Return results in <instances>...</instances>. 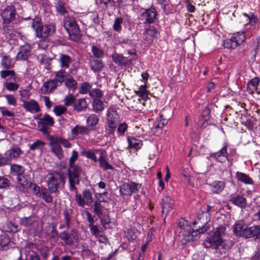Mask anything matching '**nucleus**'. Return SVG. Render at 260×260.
Here are the masks:
<instances>
[{"instance_id": "obj_28", "label": "nucleus", "mask_w": 260, "mask_h": 260, "mask_svg": "<svg viewBox=\"0 0 260 260\" xmlns=\"http://www.w3.org/2000/svg\"><path fill=\"white\" fill-rule=\"evenodd\" d=\"M88 104L84 98L79 99L76 100L74 104V109L77 112H81L87 109Z\"/></svg>"}, {"instance_id": "obj_40", "label": "nucleus", "mask_w": 260, "mask_h": 260, "mask_svg": "<svg viewBox=\"0 0 260 260\" xmlns=\"http://www.w3.org/2000/svg\"><path fill=\"white\" fill-rule=\"evenodd\" d=\"M93 111L96 113L102 111L104 108L103 102L100 99H94L92 102Z\"/></svg>"}, {"instance_id": "obj_23", "label": "nucleus", "mask_w": 260, "mask_h": 260, "mask_svg": "<svg viewBox=\"0 0 260 260\" xmlns=\"http://www.w3.org/2000/svg\"><path fill=\"white\" fill-rule=\"evenodd\" d=\"M67 31L71 40L74 41H77L80 39L81 36L80 31L77 23Z\"/></svg>"}, {"instance_id": "obj_2", "label": "nucleus", "mask_w": 260, "mask_h": 260, "mask_svg": "<svg viewBox=\"0 0 260 260\" xmlns=\"http://www.w3.org/2000/svg\"><path fill=\"white\" fill-rule=\"evenodd\" d=\"M31 26L36 32V36L39 38H46L55 31V26L53 24L49 23L44 25L39 18L33 19Z\"/></svg>"}, {"instance_id": "obj_58", "label": "nucleus", "mask_w": 260, "mask_h": 260, "mask_svg": "<svg viewBox=\"0 0 260 260\" xmlns=\"http://www.w3.org/2000/svg\"><path fill=\"white\" fill-rule=\"evenodd\" d=\"M127 125L125 122L120 123L118 125L117 133L119 136H123L127 129Z\"/></svg>"}, {"instance_id": "obj_19", "label": "nucleus", "mask_w": 260, "mask_h": 260, "mask_svg": "<svg viewBox=\"0 0 260 260\" xmlns=\"http://www.w3.org/2000/svg\"><path fill=\"white\" fill-rule=\"evenodd\" d=\"M5 153L10 164L12 160H15L18 158L20 155L23 153V152L19 148L14 147L8 150Z\"/></svg>"}, {"instance_id": "obj_42", "label": "nucleus", "mask_w": 260, "mask_h": 260, "mask_svg": "<svg viewBox=\"0 0 260 260\" xmlns=\"http://www.w3.org/2000/svg\"><path fill=\"white\" fill-rule=\"evenodd\" d=\"M90 67L94 72L100 71L103 67V63L100 59H92L90 62Z\"/></svg>"}, {"instance_id": "obj_33", "label": "nucleus", "mask_w": 260, "mask_h": 260, "mask_svg": "<svg viewBox=\"0 0 260 260\" xmlns=\"http://www.w3.org/2000/svg\"><path fill=\"white\" fill-rule=\"evenodd\" d=\"M236 177L237 179L246 184H253V181L252 179L246 174L241 173L237 172Z\"/></svg>"}, {"instance_id": "obj_18", "label": "nucleus", "mask_w": 260, "mask_h": 260, "mask_svg": "<svg viewBox=\"0 0 260 260\" xmlns=\"http://www.w3.org/2000/svg\"><path fill=\"white\" fill-rule=\"evenodd\" d=\"M174 202L170 197L166 196L162 199L161 202L162 213L166 216L173 209Z\"/></svg>"}, {"instance_id": "obj_59", "label": "nucleus", "mask_w": 260, "mask_h": 260, "mask_svg": "<svg viewBox=\"0 0 260 260\" xmlns=\"http://www.w3.org/2000/svg\"><path fill=\"white\" fill-rule=\"evenodd\" d=\"M76 22L73 18L67 17L64 19V26L66 30H68L73 25L75 24Z\"/></svg>"}, {"instance_id": "obj_63", "label": "nucleus", "mask_w": 260, "mask_h": 260, "mask_svg": "<svg viewBox=\"0 0 260 260\" xmlns=\"http://www.w3.org/2000/svg\"><path fill=\"white\" fill-rule=\"evenodd\" d=\"M125 236L128 240H134L136 239L137 235L135 231L132 229H129L125 233Z\"/></svg>"}, {"instance_id": "obj_27", "label": "nucleus", "mask_w": 260, "mask_h": 260, "mask_svg": "<svg viewBox=\"0 0 260 260\" xmlns=\"http://www.w3.org/2000/svg\"><path fill=\"white\" fill-rule=\"evenodd\" d=\"M210 190L214 193H219L224 189L225 183L221 181H215L209 184Z\"/></svg>"}, {"instance_id": "obj_47", "label": "nucleus", "mask_w": 260, "mask_h": 260, "mask_svg": "<svg viewBox=\"0 0 260 260\" xmlns=\"http://www.w3.org/2000/svg\"><path fill=\"white\" fill-rule=\"evenodd\" d=\"M137 94L141 96L145 101L148 99V91L146 89V85H141L139 87V90L136 91Z\"/></svg>"}, {"instance_id": "obj_64", "label": "nucleus", "mask_w": 260, "mask_h": 260, "mask_svg": "<svg viewBox=\"0 0 260 260\" xmlns=\"http://www.w3.org/2000/svg\"><path fill=\"white\" fill-rule=\"evenodd\" d=\"M100 219L102 225L104 228L106 225H108L111 223V219L108 215L102 214L100 217H98Z\"/></svg>"}, {"instance_id": "obj_30", "label": "nucleus", "mask_w": 260, "mask_h": 260, "mask_svg": "<svg viewBox=\"0 0 260 260\" xmlns=\"http://www.w3.org/2000/svg\"><path fill=\"white\" fill-rule=\"evenodd\" d=\"M127 139L128 143V146L131 149L133 148L136 150H138L140 149L143 145V142L142 141L134 137L128 136L127 137Z\"/></svg>"}, {"instance_id": "obj_49", "label": "nucleus", "mask_w": 260, "mask_h": 260, "mask_svg": "<svg viewBox=\"0 0 260 260\" xmlns=\"http://www.w3.org/2000/svg\"><path fill=\"white\" fill-rule=\"evenodd\" d=\"M59 60L61 67L68 68L71 59L69 56L67 55L61 54L60 56Z\"/></svg>"}, {"instance_id": "obj_9", "label": "nucleus", "mask_w": 260, "mask_h": 260, "mask_svg": "<svg viewBox=\"0 0 260 260\" xmlns=\"http://www.w3.org/2000/svg\"><path fill=\"white\" fill-rule=\"evenodd\" d=\"M49 145L51 152L59 159L63 157V151L56 137L50 136L48 137Z\"/></svg>"}, {"instance_id": "obj_14", "label": "nucleus", "mask_w": 260, "mask_h": 260, "mask_svg": "<svg viewBox=\"0 0 260 260\" xmlns=\"http://www.w3.org/2000/svg\"><path fill=\"white\" fill-rule=\"evenodd\" d=\"M247 226L243 220L236 221L233 226L234 234L237 236L244 237Z\"/></svg>"}, {"instance_id": "obj_15", "label": "nucleus", "mask_w": 260, "mask_h": 260, "mask_svg": "<svg viewBox=\"0 0 260 260\" xmlns=\"http://www.w3.org/2000/svg\"><path fill=\"white\" fill-rule=\"evenodd\" d=\"M50 175L47 181L48 189L51 193H58L59 179L51 174Z\"/></svg>"}, {"instance_id": "obj_29", "label": "nucleus", "mask_w": 260, "mask_h": 260, "mask_svg": "<svg viewBox=\"0 0 260 260\" xmlns=\"http://www.w3.org/2000/svg\"><path fill=\"white\" fill-rule=\"evenodd\" d=\"M106 157V152L104 150L98 160L100 163V167L104 170H113V167L107 161Z\"/></svg>"}, {"instance_id": "obj_35", "label": "nucleus", "mask_w": 260, "mask_h": 260, "mask_svg": "<svg viewBox=\"0 0 260 260\" xmlns=\"http://www.w3.org/2000/svg\"><path fill=\"white\" fill-rule=\"evenodd\" d=\"M99 120L100 118L98 115L94 114H90L86 119V124L89 127H95L98 125Z\"/></svg>"}, {"instance_id": "obj_62", "label": "nucleus", "mask_w": 260, "mask_h": 260, "mask_svg": "<svg viewBox=\"0 0 260 260\" xmlns=\"http://www.w3.org/2000/svg\"><path fill=\"white\" fill-rule=\"evenodd\" d=\"M66 107L63 106H56L53 109V111L57 116H60L66 112Z\"/></svg>"}, {"instance_id": "obj_25", "label": "nucleus", "mask_w": 260, "mask_h": 260, "mask_svg": "<svg viewBox=\"0 0 260 260\" xmlns=\"http://www.w3.org/2000/svg\"><path fill=\"white\" fill-rule=\"evenodd\" d=\"M157 37V31L153 26H149L145 28V31L143 33V38L148 41V43H150L152 39Z\"/></svg>"}, {"instance_id": "obj_52", "label": "nucleus", "mask_w": 260, "mask_h": 260, "mask_svg": "<svg viewBox=\"0 0 260 260\" xmlns=\"http://www.w3.org/2000/svg\"><path fill=\"white\" fill-rule=\"evenodd\" d=\"M91 85L88 82L82 83L79 88V92L81 94L89 93L91 90Z\"/></svg>"}, {"instance_id": "obj_5", "label": "nucleus", "mask_w": 260, "mask_h": 260, "mask_svg": "<svg viewBox=\"0 0 260 260\" xmlns=\"http://www.w3.org/2000/svg\"><path fill=\"white\" fill-rule=\"evenodd\" d=\"M245 39L246 36L244 32H237L234 34L231 39L224 40L222 45L226 49H235L239 47Z\"/></svg>"}, {"instance_id": "obj_43", "label": "nucleus", "mask_w": 260, "mask_h": 260, "mask_svg": "<svg viewBox=\"0 0 260 260\" xmlns=\"http://www.w3.org/2000/svg\"><path fill=\"white\" fill-rule=\"evenodd\" d=\"M50 193L46 188L41 189L40 197H42L43 200L47 203H52L53 201V198Z\"/></svg>"}, {"instance_id": "obj_8", "label": "nucleus", "mask_w": 260, "mask_h": 260, "mask_svg": "<svg viewBox=\"0 0 260 260\" xmlns=\"http://www.w3.org/2000/svg\"><path fill=\"white\" fill-rule=\"evenodd\" d=\"M141 186V184L134 182L124 183L120 186L119 191L123 196H131L132 193L138 191Z\"/></svg>"}, {"instance_id": "obj_1", "label": "nucleus", "mask_w": 260, "mask_h": 260, "mask_svg": "<svg viewBox=\"0 0 260 260\" xmlns=\"http://www.w3.org/2000/svg\"><path fill=\"white\" fill-rule=\"evenodd\" d=\"M1 16L3 20V27L5 32L9 33L14 29L13 25L16 15L15 7L13 5L2 8Z\"/></svg>"}, {"instance_id": "obj_55", "label": "nucleus", "mask_w": 260, "mask_h": 260, "mask_svg": "<svg viewBox=\"0 0 260 260\" xmlns=\"http://www.w3.org/2000/svg\"><path fill=\"white\" fill-rule=\"evenodd\" d=\"M89 228L91 235L94 236L95 238H96L98 236H99V235L103 232L102 228H98L94 224L92 226H90Z\"/></svg>"}, {"instance_id": "obj_53", "label": "nucleus", "mask_w": 260, "mask_h": 260, "mask_svg": "<svg viewBox=\"0 0 260 260\" xmlns=\"http://www.w3.org/2000/svg\"><path fill=\"white\" fill-rule=\"evenodd\" d=\"M30 55V50H20L17 53V59L26 60Z\"/></svg>"}, {"instance_id": "obj_20", "label": "nucleus", "mask_w": 260, "mask_h": 260, "mask_svg": "<svg viewBox=\"0 0 260 260\" xmlns=\"http://www.w3.org/2000/svg\"><path fill=\"white\" fill-rule=\"evenodd\" d=\"M227 146L225 145L219 151L211 154V156L214 158L217 161L223 162L228 159Z\"/></svg>"}, {"instance_id": "obj_39", "label": "nucleus", "mask_w": 260, "mask_h": 260, "mask_svg": "<svg viewBox=\"0 0 260 260\" xmlns=\"http://www.w3.org/2000/svg\"><path fill=\"white\" fill-rule=\"evenodd\" d=\"M36 221L35 216L31 215L27 217L22 218L20 219V223L24 226L32 225Z\"/></svg>"}, {"instance_id": "obj_22", "label": "nucleus", "mask_w": 260, "mask_h": 260, "mask_svg": "<svg viewBox=\"0 0 260 260\" xmlns=\"http://www.w3.org/2000/svg\"><path fill=\"white\" fill-rule=\"evenodd\" d=\"M36 119L39 120L38 122L39 124L50 126H52L54 124L53 117L47 113L38 114Z\"/></svg>"}, {"instance_id": "obj_6", "label": "nucleus", "mask_w": 260, "mask_h": 260, "mask_svg": "<svg viewBox=\"0 0 260 260\" xmlns=\"http://www.w3.org/2000/svg\"><path fill=\"white\" fill-rule=\"evenodd\" d=\"M106 122L108 131L110 134H114L119 122V115L113 108H109L107 111Z\"/></svg>"}, {"instance_id": "obj_31", "label": "nucleus", "mask_w": 260, "mask_h": 260, "mask_svg": "<svg viewBox=\"0 0 260 260\" xmlns=\"http://www.w3.org/2000/svg\"><path fill=\"white\" fill-rule=\"evenodd\" d=\"M259 82L260 78L258 77H254L249 81L247 84L248 92L252 93L254 91H256Z\"/></svg>"}, {"instance_id": "obj_57", "label": "nucleus", "mask_w": 260, "mask_h": 260, "mask_svg": "<svg viewBox=\"0 0 260 260\" xmlns=\"http://www.w3.org/2000/svg\"><path fill=\"white\" fill-rule=\"evenodd\" d=\"M4 86L7 90L10 91H16L19 88V85L13 82H8L6 81Z\"/></svg>"}, {"instance_id": "obj_56", "label": "nucleus", "mask_w": 260, "mask_h": 260, "mask_svg": "<svg viewBox=\"0 0 260 260\" xmlns=\"http://www.w3.org/2000/svg\"><path fill=\"white\" fill-rule=\"evenodd\" d=\"M1 65L5 69H9L12 68V61L10 58L7 56H4L3 57L1 61Z\"/></svg>"}, {"instance_id": "obj_11", "label": "nucleus", "mask_w": 260, "mask_h": 260, "mask_svg": "<svg viewBox=\"0 0 260 260\" xmlns=\"http://www.w3.org/2000/svg\"><path fill=\"white\" fill-rule=\"evenodd\" d=\"M157 16V12L154 7H151L150 8L145 9V11L142 14V19L144 20V23H151L154 22Z\"/></svg>"}, {"instance_id": "obj_46", "label": "nucleus", "mask_w": 260, "mask_h": 260, "mask_svg": "<svg viewBox=\"0 0 260 260\" xmlns=\"http://www.w3.org/2000/svg\"><path fill=\"white\" fill-rule=\"evenodd\" d=\"M60 237L67 245H72L73 244V240L71 235L69 234L68 231H64L62 232Z\"/></svg>"}, {"instance_id": "obj_51", "label": "nucleus", "mask_w": 260, "mask_h": 260, "mask_svg": "<svg viewBox=\"0 0 260 260\" xmlns=\"http://www.w3.org/2000/svg\"><path fill=\"white\" fill-rule=\"evenodd\" d=\"M55 78L54 80L56 81L57 83H61L65 81L67 75L64 70H60L55 72Z\"/></svg>"}, {"instance_id": "obj_45", "label": "nucleus", "mask_w": 260, "mask_h": 260, "mask_svg": "<svg viewBox=\"0 0 260 260\" xmlns=\"http://www.w3.org/2000/svg\"><path fill=\"white\" fill-rule=\"evenodd\" d=\"M55 7L56 11L60 15H64L67 13L64 7V3L60 0H58L55 3Z\"/></svg>"}, {"instance_id": "obj_44", "label": "nucleus", "mask_w": 260, "mask_h": 260, "mask_svg": "<svg viewBox=\"0 0 260 260\" xmlns=\"http://www.w3.org/2000/svg\"><path fill=\"white\" fill-rule=\"evenodd\" d=\"M210 110L209 108H206L202 112V117L200 119V122L202 126L210 118Z\"/></svg>"}, {"instance_id": "obj_38", "label": "nucleus", "mask_w": 260, "mask_h": 260, "mask_svg": "<svg viewBox=\"0 0 260 260\" xmlns=\"http://www.w3.org/2000/svg\"><path fill=\"white\" fill-rule=\"evenodd\" d=\"M10 171L11 173L18 177L24 173V169L20 165L13 164L11 166Z\"/></svg>"}, {"instance_id": "obj_37", "label": "nucleus", "mask_w": 260, "mask_h": 260, "mask_svg": "<svg viewBox=\"0 0 260 260\" xmlns=\"http://www.w3.org/2000/svg\"><path fill=\"white\" fill-rule=\"evenodd\" d=\"M88 128L84 126L77 125L73 127L71 132L73 135H85L87 133Z\"/></svg>"}, {"instance_id": "obj_32", "label": "nucleus", "mask_w": 260, "mask_h": 260, "mask_svg": "<svg viewBox=\"0 0 260 260\" xmlns=\"http://www.w3.org/2000/svg\"><path fill=\"white\" fill-rule=\"evenodd\" d=\"M64 82L66 86L69 90L74 91L77 89V83L72 76L67 75Z\"/></svg>"}, {"instance_id": "obj_50", "label": "nucleus", "mask_w": 260, "mask_h": 260, "mask_svg": "<svg viewBox=\"0 0 260 260\" xmlns=\"http://www.w3.org/2000/svg\"><path fill=\"white\" fill-rule=\"evenodd\" d=\"M112 59L114 62L119 65L125 64L127 60L125 57L117 53H114L112 55Z\"/></svg>"}, {"instance_id": "obj_48", "label": "nucleus", "mask_w": 260, "mask_h": 260, "mask_svg": "<svg viewBox=\"0 0 260 260\" xmlns=\"http://www.w3.org/2000/svg\"><path fill=\"white\" fill-rule=\"evenodd\" d=\"M104 210V206H103L100 202L95 201L93 204V212L98 216L100 217L103 214Z\"/></svg>"}, {"instance_id": "obj_7", "label": "nucleus", "mask_w": 260, "mask_h": 260, "mask_svg": "<svg viewBox=\"0 0 260 260\" xmlns=\"http://www.w3.org/2000/svg\"><path fill=\"white\" fill-rule=\"evenodd\" d=\"M75 196V201L80 207H83L85 205L89 206L93 202L92 192L89 189H85L82 192V197L80 194H77V190Z\"/></svg>"}, {"instance_id": "obj_10", "label": "nucleus", "mask_w": 260, "mask_h": 260, "mask_svg": "<svg viewBox=\"0 0 260 260\" xmlns=\"http://www.w3.org/2000/svg\"><path fill=\"white\" fill-rule=\"evenodd\" d=\"M190 230L191 226L188 221L184 218L179 219L177 232L179 233L178 236L181 239H183L184 236L186 235Z\"/></svg>"}, {"instance_id": "obj_41", "label": "nucleus", "mask_w": 260, "mask_h": 260, "mask_svg": "<svg viewBox=\"0 0 260 260\" xmlns=\"http://www.w3.org/2000/svg\"><path fill=\"white\" fill-rule=\"evenodd\" d=\"M57 82L55 80H51L44 83L43 87L45 92H51L57 86Z\"/></svg>"}, {"instance_id": "obj_61", "label": "nucleus", "mask_w": 260, "mask_h": 260, "mask_svg": "<svg viewBox=\"0 0 260 260\" xmlns=\"http://www.w3.org/2000/svg\"><path fill=\"white\" fill-rule=\"evenodd\" d=\"M103 94L102 91L99 89H92L89 91V95L93 98H101Z\"/></svg>"}, {"instance_id": "obj_60", "label": "nucleus", "mask_w": 260, "mask_h": 260, "mask_svg": "<svg viewBox=\"0 0 260 260\" xmlns=\"http://www.w3.org/2000/svg\"><path fill=\"white\" fill-rule=\"evenodd\" d=\"M64 105L66 106H69L73 104H74L76 102V98L72 94H69L64 98Z\"/></svg>"}, {"instance_id": "obj_34", "label": "nucleus", "mask_w": 260, "mask_h": 260, "mask_svg": "<svg viewBox=\"0 0 260 260\" xmlns=\"http://www.w3.org/2000/svg\"><path fill=\"white\" fill-rule=\"evenodd\" d=\"M45 233L50 239H54L57 237L58 233L55 226L51 224H49L45 229Z\"/></svg>"}, {"instance_id": "obj_21", "label": "nucleus", "mask_w": 260, "mask_h": 260, "mask_svg": "<svg viewBox=\"0 0 260 260\" xmlns=\"http://www.w3.org/2000/svg\"><path fill=\"white\" fill-rule=\"evenodd\" d=\"M24 108L27 111L32 113L40 111V108L38 103L35 100L24 101L23 104Z\"/></svg>"}, {"instance_id": "obj_16", "label": "nucleus", "mask_w": 260, "mask_h": 260, "mask_svg": "<svg viewBox=\"0 0 260 260\" xmlns=\"http://www.w3.org/2000/svg\"><path fill=\"white\" fill-rule=\"evenodd\" d=\"M244 238H254L255 239L260 238V226L253 225L250 227H247Z\"/></svg>"}, {"instance_id": "obj_24", "label": "nucleus", "mask_w": 260, "mask_h": 260, "mask_svg": "<svg viewBox=\"0 0 260 260\" xmlns=\"http://www.w3.org/2000/svg\"><path fill=\"white\" fill-rule=\"evenodd\" d=\"M10 246V238L7 234L0 230V249H8Z\"/></svg>"}, {"instance_id": "obj_3", "label": "nucleus", "mask_w": 260, "mask_h": 260, "mask_svg": "<svg viewBox=\"0 0 260 260\" xmlns=\"http://www.w3.org/2000/svg\"><path fill=\"white\" fill-rule=\"evenodd\" d=\"M225 228L223 226H220L216 229L212 237L207 238L204 243L206 248L213 247L216 248L221 245L222 243V236L224 235Z\"/></svg>"}, {"instance_id": "obj_4", "label": "nucleus", "mask_w": 260, "mask_h": 260, "mask_svg": "<svg viewBox=\"0 0 260 260\" xmlns=\"http://www.w3.org/2000/svg\"><path fill=\"white\" fill-rule=\"evenodd\" d=\"M82 173L80 167L75 164L70 165L68 169V176L69 181V189L71 191H76L77 188L75 184H79V177Z\"/></svg>"}, {"instance_id": "obj_17", "label": "nucleus", "mask_w": 260, "mask_h": 260, "mask_svg": "<svg viewBox=\"0 0 260 260\" xmlns=\"http://www.w3.org/2000/svg\"><path fill=\"white\" fill-rule=\"evenodd\" d=\"M16 179L18 184L17 188H19V191L24 192L29 184V176L24 173L17 177Z\"/></svg>"}, {"instance_id": "obj_54", "label": "nucleus", "mask_w": 260, "mask_h": 260, "mask_svg": "<svg viewBox=\"0 0 260 260\" xmlns=\"http://www.w3.org/2000/svg\"><path fill=\"white\" fill-rule=\"evenodd\" d=\"M45 145V142L40 140H37L32 144L29 145V149L31 150L41 149Z\"/></svg>"}, {"instance_id": "obj_36", "label": "nucleus", "mask_w": 260, "mask_h": 260, "mask_svg": "<svg viewBox=\"0 0 260 260\" xmlns=\"http://www.w3.org/2000/svg\"><path fill=\"white\" fill-rule=\"evenodd\" d=\"M4 230L8 233H16L18 231V226L11 221L6 222L3 226Z\"/></svg>"}, {"instance_id": "obj_13", "label": "nucleus", "mask_w": 260, "mask_h": 260, "mask_svg": "<svg viewBox=\"0 0 260 260\" xmlns=\"http://www.w3.org/2000/svg\"><path fill=\"white\" fill-rule=\"evenodd\" d=\"M206 231L203 229L193 230L191 228L190 231L185 236L183 239H180V241L182 245H185L188 242L196 240L198 238L200 234H203Z\"/></svg>"}, {"instance_id": "obj_26", "label": "nucleus", "mask_w": 260, "mask_h": 260, "mask_svg": "<svg viewBox=\"0 0 260 260\" xmlns=\"http://www.w3.org/2000/svg\"><path fill=\"white\" fill-rule=\"evenodd\" d=\"M230 201L234 205L242 208H245L247 204L246 199L239 194L231 196Z\"/></svg>"}, {"instance_id": "obj_12", "label": "nucleus", "mask_w": 260, "mask_h": 260, "mask_svg": "<svg viewBox=\"0 0 260 260\" xmlns=\"http://www.w3.org/2000/svg\"><path fill=\"white\" fill-rule=\"evenodd\" d=\"M103 151L104 150L102 149H87L83 148L81 151V154L96 162L100 156L103 153Z\"/></svg>"}]
</instances>
